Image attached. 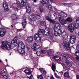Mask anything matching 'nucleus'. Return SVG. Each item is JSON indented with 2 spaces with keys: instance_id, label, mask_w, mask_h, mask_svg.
Listing matches in <instances>:
<instances>
[{
  "instance_id": "50",
  "label": "nucleus",
  "mask_w": 79,
  "mask_h": 79,
  "mask_svg": "<svg viewBox=\"0 0 79 79\" xmlns=\"http://www.w3.org/2000/svg\"><path fill=\"white\" fill-rule=\"evenodd\" d=\"M56 77L57 78L59 79L60 78V76H57Z\"/></svg>"
},
{
  "instance_id": "7",
  "label": "nucleus",
  "mask_w": 79,
  "mask_h": 79,
  "mask_svg": "<svg viewBox=\"0 0 79 79\" xmlns=\"http://www.w3.org/2000/svg\"><path fill=\"white\" fill-rule=\"evenodd\" d=\"M27 1V0H17V3L19 4L22 6H24L26 5V3Z\"/></svg>"
},
{
  "instance_id": "2",
  "label": "nucleus",
  "mask_w": 79,
  "mask_h": 79,
  "mask_svg": "<svg viewBox=\"0 0 79 79\" xmlns=\"http://www.w3.org/2000/svg\"><path fill=\"white\" fill-rule=\"evenodd\" d=\"M75 24L74 25L69 24L68 27V30L70 31V32H73L74 29H79V26L77 24H79V17H76L75 19Z\"/></svg>"
},
{
  "instance_id": "19",
  "label": "nucleus",
  "mask_w": 79,
  "mask_h": 79,
  "mask_svg": "<svg viewBox=\"0 0 79 79\" xmlns=\"http://www.w3.org/2000/svg\"><path fill=\"white\" fill-rule=\"evenodd\" d=\"M60 15L61 18H66L67 17V14L66 13L63 12H61L60 13Z\"/></svg>"
},
{
  "instance_id": "13",
  "label": "nucleus",
  "mask_w": 79,
  "mask_h": 79,
  "mask_svg": "<svg viewBox=\"0 0 79 79\" xmlns=\"http://www.w3.org/2000/svg\"><path fill=\"white\" fill-rule=\"evenodd\" d=\"M13 6L14 8V10L15 11H18L19 10V9H20V8L18 6V4L16 3L13 4Z\"/></svg>"
},
{
  "instance_id": "40",
  "label": "nucleus",
  "mask_w": 79,
  "mask_h": 79,
  "mask_svg": "<svg viewBox=\"0 0 79 79\" xmlns=\"http://www.w3.org/2000/svg\"><path fill=\"white\" fill-rule=\"evenodd\" d=\"M64 6H69V5H70L71 4V3H64L63 4Z\"/></svg>"
},
{
  "instance_id": "46",
  "label": "nucleus",
  "mask_w": 79,
  "mask_h": 79,
  "mask_svg": "<svg viewBox=\"0 0 79 79\" xmlns=\"http://www.w3.org/2000/svg\"><path fill=\"white\" fill-rule=\"evenodd\" d=\"M23 29H17V32H21L22 31H23Z\"/></svg>"
},
{
  "instance_id": "11",
  "label": "nucleus",
  "mask_w": 79,
  "mask_h": 79,
  "mask_svg": "<svg viewBox=\"0 0 79 79\" xmlns=\"http://www.w3.org/2000/svg\"><path fill=\"white\" fill-rule=\"evenodd\" d=\"M77 50H78L76 52V55L77 57H76V60L79 61V45L76 46Z\"/></svg>"
},
{
  "instance_id": "29",
  "label": "nucleus",
  "mask_w": 79,
  "mask_h": 79,
  "mask_svg": "<svg viewBox=\"0 0 79 79\" xmlns=\"http://www.w3.org/2000/svg\"><path fill=\"white\" fill-rule=\"evenodd\" d=\"M35 16L37 19H39L40 18V15L39 14H35Z\"/></svg>"
},
{
  "instance_id": "44",
  "label": "nucleus",
  "mask_w": 79,
  "mask_h": 79,
  "mask_svg": "<svg viewBox=\"0 0 79 79\" xmlns=\"http://www.w3.org/2000/svg\"><path fill=\"white\" fill-rule=\"evenodd\" d=\"M5 73V71L4 70H0V75L1 74H3Z\"/></svg>"
},
{
  "instance_id": "18",
  "label": "nucleus",
  "mask_w": 79,
  "mask_h": 79,
  "mask_svg": "<svg viewBox=\"0 0 79 79\" xmlns=\"http://www.w3.org/2000/svg\"><path fill=\"white\" fill-rule=\"evenodd\" d=\"M26 9H27V13H28L29 14V13H31V8L30 6L27 5L26 6Z\"/></svg>"
},
{
  "instance_id": "48",
  "label": "nucleus",
  "mask_w": 79,
  "mask_h": 79,
  "mask_svg": "<svg viewBox=\"0 0 79 79\" xmlns=\"http://www.w3.org/2000/svg\"><path fill=\"white\" fill-rule=\"evenodd\" d=\"M28 78L29 79H32V75H31V76L30 77H28Z\"/></svg>"
},
{
  "instance_id": "51",
  "label": "nucleus",
  "mask_w": 79,
  "mask_h": 79,
  "mask_svg": "<svg viewBox=\"0 0 79 79\" xmlns=\"http://www.w3.org/2000/svg\"><path fill=\"white\" fill-rule=\"evenodd\" d=\"M54 75H55V77H56V76H58L57 75V74H56V73H54Z\"/></svg>"
},
{
  "instance_id": "57",
  "label": "nucleus",
  "mask_w": 79,
  "mask_h": 79,
  "mask_svg": "<svg viewBox=\"0 0 79 79\" xmlns=\"http://www.w3.org/2000/svg\"><path fill=\"white\" fill-rule=\"evenodd\" d=\"M6 61H7V59H6Z\"/></svg>"
},
{
  "instance_id": "34",
  "label": "nucleus",
  "mask_w": 79,
  "mask_h": 79,
  "mask_svg": "<svg viewBox=\"0 0 79 79\" xmlns=\"http://www.w3.org/2000/svg\"><path fill=\"white\" fill-rule=\"evenodd\" d=\"M36 54L37 55V56H40L41 55H42V51L40 52H36Z\"/></svg>"
},
{
  "instance_id": "4",
  "label": "nucleus",
  "mask_w": 79,
  "mask_h": 79,
  "mask_svg": "<svg viewBox=\"0 0 79 79\" xmlns=\"http://www.w3.org/2000/svg\"><path fill=\"white\" fill-rule=\"evenodd\" d=\"M24 48H25V45L22 41H21L18 44L17 51L21 55H24L26 54Z\"/></svg>"
},
{
  "instance_id": "16",
  "label": "nucleus",
  "mask_w": 79,
  "mask_h": 79,
  "mask_svg": "<svg viewBox=\"0 0 79 79\" xmlns=\"http://www.w3.org/2000/svg\"><path fill=\"white\" fill-rule=\"evenodd\" d=\"M30 21H36V19L35 16L33 14L30 16Z\"/></svg>"
},
{
  "instance_id": "45",
  "label": "nucleus",
  "mask_w": 79,
  "mask_h": 79,
  "mask_svg": "<svg viewBox=\"0 0 79 79\" xmlns=\"http://www.w3.org/2000/svg\"><path fill=\"white\" fill-rule=\"evenodd\" d=\"M50 39H53V35L52 33L51 35H50Z\"/></svg>"
},
{
  "instance_id": "58",
  "label": "nucleus",
  "mask_w": 79,
  "mask_h": 79,
  "mask_svg": "<svg viewBox=\"0 0 79 79\" xmlns=\"http://www.w3.org/2000/svg\"><path fill=\"white\" fill-rule=\"evenodd\" d=\"M1 61H2L1 60H0V62H1Z\"/></svg>"
},
{
  "instance_id": "26",
  "label": "nucleus",
  "mask_w": 79,
  "mask_h": 79,
  "mask_svg": "<svg viewBox=\"0 0 79 79\" xmlns=\"http://www.w3.org/2000/svg\"><path fill=\"white\" fill-rule=\"evenodd\" d=\"M24 72L26 73V74H28V75H29L31 74V71L29 70V69H26L24 70Z\"/></svg>"
},
{
  "instance_id": "25",
  "label": "nucleus",
  "mask_w": 79,
  "mask_h": 79,
  "mask_svg": "<svg viewBox=\"0 0 79 79\" xmlns=\"http://www.w3.org/2000/svg\"><path fill=\"white\" fill-rule=\"evenodd\" d=\"M66 21L69 22V23H71L73 21V19H72L70 17H68L65 20Z\"/></svg>"
},
{
  "instance_id": "15",
  "label": "nucleus",
  "mask_w": 79,
  "mask_h": 79,
  "mask_svg": "<svg viewBox=\"0 0 79 79\" xmlns=\"http://www.w3.org/2000/svg\"><path fill=\"white\" fill-rule=\"evenodd\" d=\"M46 19L49 21L50 23H52L53 24H54L56 23L55 21L52 20L51 18H50L49 17L46 16Z\"/></svg>"
},
{
  "instance_id": "43",
  "label": "nucleus",
  "mask_w": 79,
  "mask_h": 79,
  "mask_svg": "<svg viewBox=\"0 0 79 79\" xmlns=\"http://www.w3.org/2000/svg\"><path fill=\"white\" fill-rule=\"evenodd\" d=\"M2 76L3 78L5 79H8V77L6 75H2Z\"/></svg>"
},
{
  "instance_id": "14",
  "label": "nucleus",
  "mask_w": 79,
  "mask_h": 79,
  "mask_svg": "<svg viewBox=\"0 0 79 79\" xmlns=\"http://www.w3.org/2000/svg\"><path fill=\"white\" fill-rule=\"evenodd\" d=\"M26 18L24 17L22 18V24L23 27V28H25L26 27Z\"/></svg>"
},
{
  "instance_id": "42",
  "label": "nucleus",
  "mask_w": 79,
  "mask_h": 79,
  "mask_svg": "<svg viewBox=\"0 0 79 79\" xmlns=\"http://www.w3.org/2000/svg\"><path fill=\"white\" fill-rule=\"evenodd\" d=\"M39 37V36L38 35H37V34H35L34 36V38L35 39H37V38H38Z\"/></svg>"
},
{
  "instance_id": "6",
  "label": "nucleus",
  "mask_w": 79,
  "mask_h": 79,
  "mask_svg": "<svg viewBox=\"0 0 79 79\" xmlns=\"http://www.w3.org/2000/svg\"><path fill=\"white\" fill-rule=\"evenodd\" d=\"M63 45H64V48L66 50L68 51L70 50L71 48L69 47L70 46V44L69 42L64 41L63 42Z\"/></svg>"
},
{
  "instance_id": "24",
  "label": "nucleus",
  "mask_w": 79,
  "mask_h": 79,
  "mask_svg": "<svg viewBox=\"0 0 79 79\" xmlns=\"http://www.w3.org/2000/svg\"><path fill=\"white\" fill-rule=\"evenodd\" d=\"M27 41L28 42H32L33 41V36H31L28 37L27 38Z\"/></svg>"
},
{
  "instance_id": "37",
  "label": "nucleus",
  "mask_w": 79,
  "mask_h": 79,
  "mask_svg": "<svg viewBox=\"0 0 79 79\" xmlns=\"http://www.w3.org/2000/svg\"><path fill=\"white\" fill-rule=\"evenodd\" d=\"M38 79H43V76L42 74H41L40 75H38L37 76Z\"/></svg>"
},
{
  "instance_id": "52",
  "label": "nucleus",
  "mask_w": 79,
  "mask_h": 79,
  "mask_svg": "<svg viewBox=\"0 0 79 79\" xmlns=\"http://www.w3.org/2000/svg\"><path fill=\"white\" fill-rule=\"evenodd\" d=\"M37 0H34V2L36 3L37 2Z\"/></svg>"
},
{
  "instance_id": "20",
  "label": "nucleus",
  "mask_w": 79,
  "mask_h": 79,
  "mask_svg": "<svg viewBox=\"0 0 79 79\" xmlns=\"http://www.w3.org/2000/svg\"><path fill=\"white\" fill-rule=\"evenodd\" d=\"M64 77L65 78H69L70 76H69V71H67L65 72L64 74Z\"/></svg>"
},
{
  "instance_id": "1",
  "label": "nucleus",
  "mask_w": 79,
  "mask_h": 79,
  "mask_svg": "<svg viewBox=\"0 0 79 79\" xmlns=\"http://www.w3.org/2000/svg\"><path fill=\"white\" fill-rule=\"evenodd\" d=\"M11 43L10 42H6L5 41H2V47L5 50H10L11 47H15L18 45L17 42L15 41L14 40L11 41Z\"/></svg>"
},
{
  "instance_id": "28",
  "label": "nucleus",
  "mask_w": 79,
  "mask_h": 79,
  "mask_svg": "<svg viewBox=\"0 0 79 79\" xmlns=\"http://www.w3.org/2000/svg\"><path fill=\"white\" fill-rule=\"evenodd\" d=\"M49 2V0H42V3L43 4H47Z\"/></svg>"
},
{
  "instance_id": "12",
  "label": "nucleus",
  "mask_w": 79,
  "mask_h": 79,
  "mask_svg": "<svg viewBox=\"0 0 79 79\" xmlns=\"http://www.w3.org/2000/svg\"><path fill=\"white\" fill-rule=\"evenodd\" d=\"M62 39H63L64 40H66L68 39V34L66 33V32L64 31L62 33Z\"/></svg>"
},
{
  "instance_id": "36",
  "label": "nucleus",
  "mask_w": 79,
  "mask_h": 79,
  "mask_svg": "<svg viewBox=\"0 0 79 79\" xmlns=\"http://www.w3.org/2000/svg\"><path fill=\"white\" fill-rule=\"evenodd\" d=\"M66 63L68 67H71L72 66V64L71 63H69L68 62H66Z\"/></svg>"
},
{
  "instance_id": "55",
  "label": "nucleus",
  "mask_w": 79,
  "mask_h": 79,
  "mask_svg": "<svg viewBox=\"0 0 79 79\" xmlns=\"http://www.w3.org/2000/svg\"><path fill=\"white\" fill-rule=\"evenodd\" d=\"M10 74L11 75V76H13V73H10Z\"/></svg>"
},
{
  "instance_id": "22",
  "label": "nucleus",
  "mask_w": 79,
  "mask_h": 79,
  "mask_svg": "<svg viewBox=\"0 0 79 79\" xmlns=\"http://www.w3.org/2000/svg\"><path fill=\"white\" fill-rule=\"evenodd\" d=\"M39 69L40 71H41L42 73L44 75H45L46 74H47V72L45 71V70H44V69L43 68H40Z\"/></svg>"
},
{
  "instance_id": "9",
  "label": "nucleus",
  "mask_w": 79,
  "mask_h": 79,
  "mask_svg": "<svg viewBox=\"0 0 79 79\" xmlns=\"http://www.w3.org/2000/svg\"><path fill=\"white\" fill-rule=\"evenodd\" d=\"M6 32V30L4 28L0 29V36L3 37Z\"/></svg>"
},
{
  "instance_id": "35",
  "label": "nucleus",
  "mask_w": 79,
  "mask_h": 79,
  "mask_svg": "<svg viewBox=\"0 0 79 79\" xmlns=\"http://www.w3.org/2000/svg\"><path fill=\"white\" fill-rule=\"evenodd\" d=\"M75 40H75L70 39V43H71V44H74V42H75Z\"/></svg>"
},
{
  "instance_id": "21",
  "label": "nucleus",
  "mask_w": 79,
  "mask_h": 79,
  "mask_svg": "<svg viewBox=\"0 0 79 79\" xmlns=\"http://www.w3.org/2000/svg\"><path fill=\"white\" fill-rule=\"evenodd\" d=\"M11 18L12 20H15L16 19H17L18 18V15L15 14H12Z\"/></svg>"
},
{
  "instance_id": "38",
  "label": "nucleus",
  "mask_w": 79,
  "mask_h": 79,
  "mask_svg": "<svg viewBox=\"0 0 79 79\" xmlns=\"http://www.w3.org/2000/svg\"><path fill=\"white\" fill-rule=\"evenodd\" d=\"M52 52L51 50H49L48 51V53L49 56H51L52 55Z\"/></svg>"
},
{
  "instance_id": "17",
  "label": "nucleus",
  "mask_w": 79,
  "mask_h": 79,
  "mask_svg": "<svg viewBox=\"0 0 79 79\" xmlns=\"http://www.w3.org/2000/svg\"><path fill=\"white\" fill-rule=\"evenodd\" d=\"M59 19L61 24H62V25H64V24H65V22L66 21V20L63 19V18L61 17H60L59 18Z\"/></svg>"
},
{
  "instance_id": "49",
  "label": "nucleus",
  "mask_w": 79,
  "mask_h": 79,
  "mask_svg": "<svg viewBox=\"0 0 79 79\" xmlns=\"http://www.w3.org/2000/svg\"><path fill=\"white\" fill-rule=\"evenodd\" d=\"M77 79H79V75H77Z\"/></svg>"
},
{
  "instance_id": "31",
  "label": "nucleus",
  "mask_w": 79,
  "mask_h": 79,
  "mask_svg": "<svg viewBox=\"0 0 79 79\" xmlns=\"http://www.w3.org/2000/svg\"><path fill=\"white\" fill-rule=\"evenodd\" d=\"M76 36L74 34H72L71 35V38L72 39H73L74 40H76Z\"/></svg>"
},
{
  "instance_id": "32",
  "label": "nucleus",
  "mask_w": 79,
  "mask_h": 79,
  "mask_svg": "<svg viewBox=\"0 0 79 79\" xmlns=\"http://www.w3.org/2000/svg\"><path fill=\"white\" fill-rule=\"evenodd\" d=\"M45 23V26H46V23H45V21H44V22H43V21H41L40 23H39L40 25H41V26H44V25Z\"/></svg>"
},
{
  "instance_id": "56",
  "label": "nucleus",
  "mask_w": 79,
  "mask_h": 79,
  "mask_svg": "<svg viewBox=\"0 0 79 79\" xmlns=\"http://www.w3.org/2000/svg\"><path fill=\"white\" fill-rule=\"evenodd\" d=\"M53 0H50L51 2H53Z\"/></svg>"
},
{
  "instance_id": "23",
  "label": "nucleus",
  "mask_w": 79,
  "mask_h": 79,
  "mask_svg": "<svg viewBox=\"0 0 79 79\" xmlns=\"http://www.w3.org/2000/svg\"><path fill=\"white\" fill-rule=\"evenodd\" d=\"M54 59L56 61H61V57L58 56H54Z\"/></svg>"
},
{
  "instance_id": "5",
  "label": "nucleus",
  "mask_w": 79,
  "mask_h": 79,
  "mask_svg": "<svg viewBox=\"0 0 79 79\" xmlns=\"http://www.w3.org/2000/svg\"><path fill=\"white\" fill-rule=\"evenodd\" d=\"M39 34H44L46 35H48L50 34V30L47 27H46L45 30L40 29L39 31Z\"/></svg>"
},
{
  "instance_id": "8",
  "label": "nucleus",
  "mask_w": 79,
  "mask_h": 79,
  "mask_svg": "<svg viewBox=\"0 0 79 79\" xmlns=\"http://www.w3.org/2000/svg\"><path fill=\"white\" fill-rule=\"evenodd\" d=\"M37 47V44L36 43H34L33 45V46L31 47L34 50H35L36 52H42V49L41 48H39L36 49V47Z\"/></svg>"
},
{
  "instance_id": "41",
  "label": "nucleus",
  "mask_w": 79,
  "mask_h": 79,
  "mask_svg": "<svg viewBox=\"0 0 79 79\" xmlns=\"http://www.w3.org/2000/svg\"><path fill=\"white\" fill-rule=\"evenodd\" d=\"M18 37L17 36H15V37L14 38V39H13L14 40H15V42H17V40H18Z\"/></svg>"
},
{
  "instance_id": "3",
  "label": "nucleus",
  "mask_w": 79,
  "mask_h": 79,
  "mask_svg": "<svg viewBox=\"0 0 79 79\" xmlns=\"http://www.w3.org/2000/svg\"><path fill=\"white\" fill-rule=\"evenodd\" d=\"M61 26L60 24L57 23L55 24L54 27V34L56 36H60L61 34Z\"/></svg>"
},
{
  "instance_id": "39",
  "label": "nucleus",
  "mask_w": 79,
  "mask_h": 79,
  "mask_svg": "<svg viewBox=\"0 0 79 79\" xmlns=\"http://www.w3.org/2000/svg\"><path fill=\"white\" fill-rule=\"evenodd\" d=\"M48 8L50 11H52V7L51 4H49L48 6Z\"/></svg>"
},
{
  "instance_id": "54",
  "label": "nucleus",
  "mask_w": 79,
  "mask_h": 79,
  "mask_svg": "<svg viewBox=\"0 0 79 79\" xmlns=\"http://www.w3.org/2000/svg\"><path fill=\"white\" fill-rule=\"evenodd\" d=\"M11 27L12 28H13V25H11Z\"/></svg>"
},
{
  "instance_id": "10",
  "label": "nucleus",
  "mask_w": 79,
  "mask_h": 79,
  "mask_svg": "<svg viewBox=\"0 0 79 79\" xmlns=\"http://www.w3.org/2000/svg\"><path fill=\"white\" fill-rule=\"evenodd\" d=\"M3 7L4 8V11H7L9 10L8 3H7V2H6L4 1L3 2Z\"/></svg>"
},
{
  "instance_id": "47",
  "label": "nucleus",
  "mask_w": 79,
  "mask_h": 79,
  "mask_svg": "<svg viewBox=\"0 0 79 79\" xmlns=\"http://www.w3.org/2000/svg\"><path fill=\"white\" fill-rule=\"evenodd\" d=\"M64 57V58H66V60H68V57H67L66 56L64 55V54L63 55Z\"/></svg>"
},
{
  "instance_id": "27",
  "label": "nucleus",
  "mask_w": 79,
  "mask_h": 79,
  "mask_svg": "<svg viewBox=\"0 0 79 79\" xmlns=\"http://www.w3.org/2000/svg\"><path fill=\"white\" fill-rule=\"evenodd\" d=\"M41 38H42V37H39V36L38 38L35 39V40L37 43H39V42H41Z\"/></svg>"
},
{
  "instance_id": "53",
  "label": "nucleus",
  "mask_w": 79,
  "mask_h": 79,
  "mask_svg": "<svg viewBox=\"0 0 79 79\" xmlns=\"http://www.w3.org/2000/svg\"><path fill=\"white\" fill-rule=\"evenodd\" d=\"M56 15V14H55V13H54V14H53V15H54V17H55V16Z\"/></svg>"
},
{
  "instance_id": "33",
  "label": "nucleus",
  "mask_w": 79,
  "mask_h": 79,
  "mask_svg": "<svg viewBox=\"0 0 79 79\" xmlns=\"http://www.w3.org/2000/svg\"><path fill=\"white\" fill-rule=\"evenodd\" d=\"M39 10L41 13H42V12H44V8H43L42 7H39Z\"/></svg>"
},
{
  "instance_id": "30",
  "label": "nucleus",
  "mask_w": 79,
  "mask_h": 79,
  "mask_svg": "<svg viewBox=\"0 0 79 79\" xmlns=\"http://www.w3.org/2000/svg\"><path fill=\"white\" fill-rule=\"evenodd\" d=\"M52 70L54 71V72H55L56 70V66L55 64H52L51 67Z\"/></svg>"
}]
</instances>
